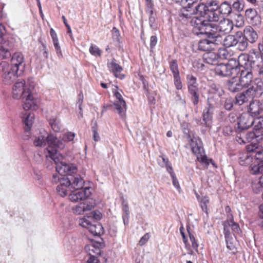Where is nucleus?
<instances>
[{
  "label": "nucleus",
  "instance_id": "50",
  "mask_svg": "<svg viewBox=\"0 0 263 263\" xmlns=\"http://www.w3.org/2000/svg\"><path fill=\"white\" fill-rule=\"evenodd\" d=\"M84 202H81L78 205H76V206L72 208V210L74 213L77 215L82 214L84 211Z\"/></svg>",
  "mask_w": 263,
  "mask_h": 263
},
{
  "label": "nucleus",
  "instance_id": "54",
  "mask_svg": "<svg viewBox=\"0 0 263 263\" xmlns=\"http://www.w3.org/2000/svg\"><path fill=\"white\" fill-rule=\"evenodd\" d=\"M209 203V199L208 197L204 196L202 198L200 201V206L202 211L205 213H208L207 205Z\"/></svg>",
  "mask_w": 263,
  "mask_h": 263
},
{
  "label": "nucleus",
  "instance_id": "30",
  "mask_svg": "<svg viewBox=\"0 0 263 263\" xmlns=\"http://www.w3.org/2000/svg\"><path fill=\"white\" fill-rule=\"evenodd\" d=\"M50 33L52 39L53 46L56 51L57 56L59 59H61L63 57V54L59 45L57 33L53 28L50 29Z\"/></svg>",
  "mask_w": 263,
  "mask_h": 263
},
{
  "label": "nucleus",
  "instance_id": "64",
  "mask_svg": "<svg viewBox=\"0 0 263 263\" xmlns=\"http://www.w3.org/2000/svg\"><path fill=\"white\" fill-rule=\"evenodd\" d=\"M156 17H148V23L149 27L153 29H156L157 24L156 20Z\"/></svg>",
  "mask_w": 263,
  "mask_h": 263
},
{
  "label": "nucleus",
  "instance_id": "27",
  "mask_svg": "<svg viewBox=\"0 0 263 263\" xmlns=\"http://www.w3.org/2000/svg\"><path fill=\"white\" fill-rule=\"evenodd\" d=\"M101 243L99 242H91L85 246V250L88 255L100 256L101 252Z\"/></svg>",
  "mask_w": 263,
  "mask_h": 263
},
{
  "label": "nucleus",
  "instance_id": "46",
  "mask_svg": "<svg viewBox=\"0 0 263 263\" xmlns=\"http://www.w3.org/2000/svg\"><path fill=\"white\" fill-rule=\"evenodd\" d=\"M170 69L173 76L180 74L177 61L175 59L171 60L169 62Z\"/></svg>",
  "mask_w": 263,
  "mask_h": 263
},
{
  "label": "nucleus",
  "instance_id": "28",
  "mask_svg": "<svg viewBox=\"0 0 263 263\" xmlns=\"http://www.w3.org/2000/svg\"><path fill=\"white\" fill-rule=\"evenodd\" d=\"M13 46L9 42H5L0 44V59H8L11 57L10 50Z\"/></svg>",
  "mask_w": 263,
  "mask_h": 263
},
{
  "label": "nucleus",
  "instance_id": "8",
  "mask_svg": "<svg viewBox=\"0 0 263 263\" xmlns=\"http://www.w3.org/2000/svg\"><path fill=\"white\" fill-rule=\"evenodd\" d=\"M208 9L207 5L200 3L190 9L186 7L182 8L178 12V15L180 18L187 19L191 18L192 14H196L200 16L199 18L203 19Z\"/></svg>",
  "mask_w": 263,
  "mask_h": 263
},
{
  "label": "nucleus",
  "instance_id": "34",
  "mask_svg": "<svg viewBox=\"0 0 263 263\" xmlns=\"http://www.w3.org/2000/svg\"><path fill=\"white\" fill-rule=\"evenodd\" d=\"M34 115L31 112L26 113L23 117V122L25 125L24 130L25 132H29L31 127Z\"/></svg>",
  "mask_w": 263,
  "mask_h": 263
},
{
  "label": "nucleus",
  "instance_id": "55",
  "mask_svg": "<svg viewBox=\"0 0 263 263\" xmlns=\"http://www.w3.org/2000/svg\"><path fill=\"white\" fill-rule=\"evenodd\" d=\"M168 173L170 174V175L172 177V182H173V184L174 185V186L176 189H179L180 188L179 184L178 181L176 177V175H175L173 170H171L170 168V172H168Z\"/></svg>",
  "mask_w": 263,
  "mask_h": 263
},
{
  "label": "nucleus",
  "instance_id": "25",
  "mask_svg": "<svg viewBox=\"0 0 263 263\" xmlns=\"http://www.w3.org/2000/svg\"><path fill=\"white\" fill-rule=\"evenodd\" d=\"M214 109L206 106L202 114V121L201 124L206 127H211Z\"/></svg>",
  "mask_w": 263,
  "mask_h": 263
},
{
  "label": "nucleus",
  "instance_id": "6",
  "mask_svg": "<svg viewBox=\"0 0 263 263\" xmlns=\"http://www.w3.org/2000/svg\"><path fill=\"white\" fill-rule=\"evenodd\" d=\"M237 61L232 59L227 63L217 64L215 68V73L221 77L237 75Z\"/></svg>",
  "mask_w": 263,
  "mask_h": 263
},
{
  "label": "nucleus",
  "instance_id": "19",
  "mask_svg": "<svg viewBox=\"0 0 263 263\" xmlns=\"http://www.w3.org/2000/svg\"><path fill=\"white\" fill-rule=\"evenodd\" d=\"M219 16L220 15L219 14L218 9H215V8H209L208 10H207L206 15L203 19L202 18H198V17H194L192 18L190 23L192 25V22L193 20L197 18L200 21H204L205 24H208L211 26H214L215 24H211L209 22L218 21L219 19Z\"/></svg>",
  "mask_w": 263,
  "mask_h": 263
},
{
  "label": "nucleus",
  "instance_id": "48",
  "mask_svg": "<svg viewBox=\"0 0 263 263\" xmlns=\"http://www.w3.org/2000/svg\"><path fill=\"white\" fill-rule=\"evenodd\" d=\"M173 81L176 89L177 90H181L182 88L183 85L180 74L173 76Z\"/></svg>",
  "mask_w": 263,
  "mask_h": 263
},
{
  "label": "nucleus",
  "instance_id": "59",
  "mask_svg": "<svg viewBox=\"0 0 263 263\" xmlns=\"http://www.w3.org/2000/svg\"><path fill=\"white\" fill-rule=\"evenodd\" d=\"M218 59H227L229 56V53L227 50L224 48H219L217 53Z\"/></svg>",
  "mask_w": 263,
  "mask_h": 263
},
{
  "label": "nucleus",
  "instance_id": "10",
  "mask_svg": "<svg viewBox=\"0 0 263 263\" xmlns=\"http://www.w3.org/2000/svg\"><path fill=\"white\" fill-rule=\"evenodd\" d=\"M191 146L193 153L196 156L197 160L205 164H209V160H208L205 154L204 151L202 146V142L199 138H194L191 140ZM211 162L212 160H210Z\"/></svg>",
  "mask_w": 263,
  "mask_h": 263
},
{
  "label": "nucleus",
  "instance_id": "45",
  "mask_svg": "<svg viewBox=\"0 0 263 263\" xmlns=\"http://www.w3.org/2000/svg\"><path fill=\"white\" fill-rule=\"evenodd\" d=\"M219 97L217 96V94H214L209 97L207 100V106L215 109V106L218 104Z\"/></svg>",
  "mask_w": 263,
  "mask_h": 263
},
{
  "label": "nucleus",
  "instance_id": "57",
  "mask_svg": "<svg viewBox=\"0 0 263 263\" xmlns=\"http://www.w3.org/2000/svg\"><path fill=\"white\" fill-rule=\"evenodd\" d=\"M223 231L225 238L229 239L230 237L232 236L230 230V227L227 223V220L224 221L223 223Z\"/></svg>",
  "mask_w": 263,
  "mask_h": 263
},
{
  "label": "nucleus",
  "instance_id": "53",
  "mask_svg": "<svg viewBox=\"0 0 263 263\" xmlns=\"http://www.w3.org/2000/svg\"><path fill=\"white\" fill-rule=\"evenodd\" d=\"M261 188H263V174L259 178V180L257 184L253 186V190L256 193L260 192L261 190Z\"/></svg>",
  "mask_w": 263,
  "mask_h": 263
},
{
  "label": "nucleus",
  "instance_id": "13",
  "mask_svg": "<svg viewBox=\"0 0 263 263\" xmlns=\"http://www.w3.org/2000/svg\"><path fill=\"white\" fill-rule=\"evenodd\" d=\"M245 87L247 88L245 91L250 99L258 98L263 93V82L259 79H255L253 82L248 85V86H245Z\"/></svg>",
  "mask_w": 263,
  "mask_h": 263
},
{
  "label": "nucleus",
  "instance_id": "61",
  "mask_svg": "<svg viewBox=\"0 0 263 263\" xmlns=\"http://www.w3.org/2000/svg\"><path fill=\"white\" fill-rule=\"evenodd\" d=\"M211 90L215 94H217L218 97L222 96L223 93V90L220 88V87L214 84L211 85Z\"/></svg>",
  "mask_w": 263,
  "mask_h": 263
},
{
  "label": "nucleus",
  "instance_id": "15",
  "mask_svg": "<svg viewBox=\"0 0 263 263\" xmlns=\"http://www.w3.org/2000/svg\"><path fill=\"white\" fill-rule=\"evenodd\" d=\"M254 121V118L248 112L242 113L238 119L237 133L247 130L252 125Z\"/></svg>",
  "mask_w": 263,
  "mask_h": 263
},
{
  "label": "nucleus",
  "instance_id": "21",
  "mask_svg": "<svg viewBox=\"0 0 263 263\" xmlns=\"http://www.w3.org/2000/svg\"><path fill=\"white\" fill-rule=\"evenodd\" d=\"M245 86L238 77L235 76L228 80L226 84V88L232 93L241 91Z\"/></svg>",
  "mask_w": 263,
  "mask_h": 263
},
{
  "label": "nucleus",
  "instance_id": "29",
  "mask_svg": "<svg viewBox=\"0 0 263 263\" xmlns=\"http://www.w3.org/2000/svg\"><path fill=\"white\" fill-rule=\"evenodd\" d=\"M236 43V49L241 51H245L248 46V42L243 36L241 32H237V40Z\"/></svg>",
  "mask_w": 263,
  "mask_h": 263
},
{
  "label": "nucleus",
  "instance_id": "41",
  "mask_svg": "<svg viewBox=\"0 0 263 263\" xmlns=\"http://www.w3.org/2000/svg\"><path fill=\"white\" fill-rule=\"evenodd\" d=\"M198 48L201 51L213 50L211 42H210V39L207 37V39L200 40L198 43Z\"/></svg>",
  "mask_w": 263,
  "mask_h": 263
},
{
  "label": "nucleus",
  "instance_id": "44",
  "mask_svg": "<svg viewBox=\"0 0 263 263\" xmlns=\"http://www.w3.org/2000/svg\"><path fill=\"white\" fill-rule=\"evenodd\" d=\"M190 95L191 96V100L193 104L196 106L198 104L199 99V89L195 88L188 90Z\"/></svg>",
  "mask_w": 263,
  "mask_h": 263
},
{
  "label": "nucleus",
  "instance_id": "26",
  "mask_svg": "<svg viewBox=\"0 0 263 263\" xmlns=\"http://www.w3.org/2000/svg\"><path fill=\"white\" fill-rule=\"evenodd\" d=\"M243 36L250 43H255L258 39L256 31L251 26H247L243 30Z\"/></svg>",
  "mask_w": 263,
  "mask_h": 263
},
{
  "label": "nucleus",
  "instance_id": "36",
  "mask_svg": "<svg viewBox=\"0 0 263 263\" xmlns=\"http://www.w3.org/2000/svg\"><path fill=\"white\" fill-rule=\"evenodd\" d=\"M227 223L231 228L234 235L239 233L240 232L239 225L238 223L234 222L233 216L232 214H229L227 216Z\"/></svg>",
  "mask_w": 263,
  "mask_h": 263
},
{
  "label": "nucleus",
  "instance_id": "40",
  "mask_svg": "<svg viewBox=\"0 0 263 263\" xmlns=\"http://www.w3.org/2000/svg\"><path fill=\"white\" fill-rule=\"evenodd\" d=\"M186 81L187 89H192L198 88V84L197 82V78L192 74L186 76Z\"/></svg>",
  "mask_w": 263,
  "mask_h": 263
},
{
  "label": "nucleus",
  "instance_id": "7",
  "mask_svg": "<svg viewBox=\"0 0 263 263\" xmlns=\"http://www.w3.org/2000/svg\"><path fill=\"white\" fill-rule=\"evenodd\" d=\"M15 69L7 62L3 61L0 63V77L4 83L11 84L16 77L22 74L21 72L15 70Z\"/></svg>",
  "mask_w": 263,
  "mask_h": 263
},
{
  "label": "nucleus",
  "instance_id": "63",
  "mask_svg": "<svg viewBox=\"0 0 263 263\" xmlns=\"http://www.w3.org/2000/svg\"><path fill=\"white\" fill-rule=\"evenodd\" d=\"M201 0H184L185 3H187V6L184 7L187 8V9H192L196 6L197 3L198 2L201 1Z\"/></svg>",
  "mask_w": 263,
  "mask_h": 263
},
{
  "label": "nucleus",
  "instance_id": "24",
  "mask_svg": "<svg viewBox=\"0 0 263 263\" xmlns=\"http://www.w3.org/2000/svg\"><path fill=\"white\" fill-rule=\"evenodd\" d=\"M11 65L15 68V70L22 73L25 67L24 56L21 52L14 53L11 58Z\"/></svg>",
  "mask_w": 263,
  "mask_h": 263
},
{
  "label": "nucleus",
  "instance_id": "16",
  "mask_svg": "<svg viewBox=\"0 0 263 263\" xmlns=\"http://www.w3.org/2000/svg\"><path fill=\"white\" fill-rule=\"evenodd\" d=\"M114 92V96L118 100L115 101L113 104L110 106H114L115 111L119 115L121 118H124L125 116V112L127 109L126 102L120 92L117 90H115Z\"/></svg>",
  "mask_w": 263,
  "mask_h": 263
},
{
  "label": "nucleus",
  "instance_id": "42",
  "mask_svg": "<svg viewBox=\"0 0 263 263\" xmlns=\"http://www.w3.org/2000/svg\"><path fill=\"white\" fill-rule=\"evenodd\" d=\"M245 15L250 21H259L260 17L257 15L256 11L254 9H248L245 11Z\"/></svg>",
  "mask_w": 263,
  "mask_h": 263
},
{
  "label": "nucleus",
  "instance_id": "12",
  "mask_svg": "<svg viewBox=\"0 0 263 263\" xmlns=\"http://www.w3.org/2000/svg\"><path fill=\"white\" fill-rule=\"evenodd\" d=\"M23 100V108L25 110L29 109L35 110L38 108V103L40 102L36 95L34 93V87L29 89V91L26 95L22 97Z\"/></svg>",
  "mask_w": 263,
  "mask_h": 263
},
{
  "label": "nucleus",
  "instance_id": "62",
  "mask_svg": "<svg viewBox=\"0 0 263 263\" xmlns=\"http://www.w3.org/2000/svg\"><path fill=\"white\" fill-rule=\"evenodd\" d=\"M111 32L113 40L119 42L120 41V36L119 30L116 27H114Z\"/></svg>",
  "mask_w": 263,
  "mask_h": 263
},
{
  "label": "nucleus",
  "instance_id": "52",
  "mask_svg": "<svg viewBox=\"0 0 263 263\" xmlns=\"http://www.w3.org/2000/svg\"><path fill=\"white\" fill-rule=\"evenodd\" d=\"M90 53L94 56H101L102 51L95 45H91L89 48Z\"/></svg>",
  "mask_w": 263,
  "mask_h": 263
},
{
  "label": "nucleus",
  "instance_id": "23",
  "mask_svg": "<svg viewBox=\"0 0 263 263\" xmlns=\"http://www.w3.org/2000/svg\"><path fill=\"white\" fill-rule=\"evenodd\" d=\"M75 137V134L72 132H67L64 134L62 139H58L56 137V140H54V148L57 151L58 149H63L64 148L66 143L72 141Z\"/></svg>",
  "mask_w": 263,
  "mask_h": 263
},
{
  "label": "nucleus",
  "instance_id": "58",
  "mask_svg": "<svg viewBox=\"0 0 263 263\" xmlns=\"http://www.w3.org/2000/svg\"><path fill=\"white\" fill-rule=\"evenodd\" d=\"M187 232L189 233L190 240L192 242V247L196 250H197L198 248V243L197 240H196L194 235L192 234V233H191V232L189 231L188 228H187Z\"/></svg>",
  "mask_w": 263,
  "mask_h": 263
},
{
  "label": "nucleus",
  "instance_id": "9",
  "mask_svg": "<svg viewBox=\"0 0 263 263\" xmlns=\"http://www.w3.org/2000/svg\"><path fill=\"white\" fill-rule=\"evenodd\" d=\"M78 223L83 228L88 230L89 232L95 236H100L104 233L101 224L96 221H92L91 217H83L78 220Z\"/></svg>",
  "mask_w": 263,
  "mask_h": 263
},
{
  "label": "nucleus",
  "instance_id": "33",
  "mask_svg": "<svg viewBox=\"0 0 263 263\" xmlns=\"http://www.w3.org/2000/svg\"><path fill=\"white\" fill-rule=\"evenodd\" d=\"M237 40V32L235 35H228L223 38V46L226 48L235 47Z\"/></svg>",
  "mask_w": 263,
  "mask_h": 263
},
{
  "label": "nucleus",
  "instance_id": "22",
  "mask_svg": "<svg viewBox=\"0 0 263 263\" xmlns=\"http://www.w3.org/2000/svg\"><path fill=\"white\" fill-rule=\"evenodd\" d=\"M107 65L109 71L112 73L116 78L120 80L125 78V74L121 73L123 67L116 62L115 59H111L110 61H108Z\"/></svg>",
  "mask_w": 263,
  "mask_h": 263
},
{
  "label": "nucleus",
  "instance_id": "35",
  "mask_svg": "<svg viewBox=\"0 0 263 263\" xmlns=\"http://www.w3.org/2000/svg\"><path fill=\"white\" fill-rule=\"evenodd\" d=\"M49 124L54 132H59L61 130L62 125L60 119L57 116H52L50 117Z\"/></svg>",
  "mask_w": 263,
  "mask_h": 263
},
{
  "label": "nucleus",
  "instance_id": "11",
  "mask_svg": "<svg viewBox=\"0 0 263 263\" xmlns=\"http://www.w3.org/2000/svg\"><path fill=\"white\" fill-rule=\"evenodd\" d=\"M263 131L256 130L253 129V131L246 133L244 131L237 133L236 136V141L239 143L252 142L253 140L259 141L262 139Z\"/></svg>",
  "mask_w": 263,
  "mask_h": 263
},
{
  "label": "nucleus",
  "instance_id": "3",
  "mask_svg": "<svg viewBox=\"0 0 263 263\" xmlns=\"http://www.w3.org/2000/svg\"><path fill=\"white\" fill-rule=\"evenodd\" d=\"M47 152L49 154L48 155V158H50L51 160L53 161L55 166V169L57 172L63 175L64 174H66L67 176L69 175H77V167L72 164H67L63 161L64 158L63 156L56 150L54 153L53 152L52 149L49 147Z\"/></svg>",
  "mask_w": 263,
  "mask_h": 263
},
{
  "label": "nucleus",
  "instance_id": "4",
  "mask_svg": "<svg viewBox=\"0 0 263 263\" xmlns=\"http://www.w3.org/2000/svg\"><path fill=\"white\" fill-rule=\"evenodd\" d=\"M84 181L79 175H69L66 179L61 180L57 187L58 194L62 197L66 196L71 189H79L84 186Z\"/></svg>",
  "mask_w": 263,
  "mask_h": 263
},
{
  "label": "nucleus",
  "instance_id": "5",
  "mask_svg": "<svg viewBox=\"0 0 263 263\" xmlns=\"http://www.w3.org/2000/svg\"><path fill=\"white\" fill-rule=\"evenodd\" d=\"M54 140H56V137L52 134H48L47 132L44 129L40 130V134L37 137H35L33 144L35 146H43L48 145L47 148L45 149V154L47 159H48L49 156L47 152L48 148L50 147L54 153L56 149L54 148Z\"/></svg>",
  "mask_w": 263,
  "mask_h": 263
},
{
  "label": "nucleus",
  "instance_id": "51",
  "mask_svg": "<svg viewBox=\"0 0 263 263\" xmlns=\"http://www.w3.org/2000/svg\"><path fill=\"white\" fill-rule=\"evenodd\" d=\"M234 100L232 98H227L224 102V107L228 110H231L234 106Z\"/></svg>",
  "mask_w": 263,
  "mask_h": 263
},
{
  "label": "nucleus",
  "instance_id": "14",
  "mask_svg": "<svg viewBox=\"0 0 263 263\" xmlns=\"http://www.w3.org/2000/svg\"><path fill=\"white\" fill-rule=\"evenodd\" d=\"M32 87H34L33 84H29V87L28 88L25 81L22 79H19L13 87V97L16 99L22 98L24 96L26 95V93L29 91V89H32Z\"/></svg>",
  "mask_w": 263,
  "mask_h": 263
},
{
  "label": "nucleus",
  "instance_id": "49",
  "mask_svg": "<svg viewBox=\"0 0 263 263\" xmlns=\"http://www.w3.org/2000/svg\"><path fill=\"white\" fill-rule=\"evenodd\" d=\"M227 248L234 253L236 251L235 245L234 243V240L232 236L230 237L229 239L225 238Z\"/></svg>",
  "mask_w": 263,
  "mask_h": 263
},
{
  "label": "nucleus",
  "instance_id": "56",
  "mask_svg": "<svg viewBox=\"0 0 263 263\" xmlns=\"http://www.w3.org/2000/svg\"><path fill=\"white\" fill-rule=\"evenodd\" d=\"M232 3V6L235 10L240 11L243 10V5L241 4L238 0H231Z\"/></svg>",
  "mask_w": 263,
  "mask_h": 263
},
{
  "label": "nucleus",
  "instance_id": "31",
  "mask_svg": "<svg viewBox=\"0 0 263 263\" xmlns=\"http://www.w3.org/2000/svg\"><path fill=\"white\" fill-rule=\"evenodd\" d=\"M203 59L206 63L215 65L218 63V55L216 52L209 51L203 54Z\"/></svg>",
  "mask_w": 263,
  "mask_h": 263
},
{
  "label": "nucleus",
  "instance_id": "39",
  "mask_svg": "<svg viewBox=\"0 0 263 263\" xmlns=\"http://www.w3.org/2000/svg\"><path fill=\"white\" fill-rule=\"evenodd\" d=\"M158 163L161 167H165L167 172H170V168L173 170L168 159L164 155L159 156L158 158Z\"/></svg>",
  "mask_w": 263,
  "mask_h": 263
},
{
  "label": "nucleus",
  "instance_id": "18",
  "mask_svg": "<svg viewBox=\"0 0 263 263\" xmlns=\"http://www.w3.org/2000/svg\"><path fill=\"white\" fill-rule=\"evenodd\" d=\"M69 195V199L73 202H77L89 197L91 195L90 188L89 187H83V186L79 189H73Z\"/></svg>",
  "mask_w": 263,
  "mask_h": 263
},
{
  "label": "nucleus",
  "instance_id": "20",
  "mask_svg": "<svg viewBox=\"0 0 263 263\" xmlns=\"http://www.w3.org/2000/svg\"><path fill=\"white\" fill-rule=\"evenodd\" d=\"M233 23L229 19L223 18L221 20L218 25L212 26V29L218 33H228L230 32L233 28Z\"/></svg>",
  "mask_w": 263,
  "mask_h": 263
},
{
  "label": "nucleus",
  "instance_id": "32",
  "mask_svg": "<svg viewBox=\"0 0 263 263\" xmlns=\"http://www.w3.org/2000/svg\"><path fill=\"white\" fill-rule=\"evenodd\" d=\"M248 113L252 116H257L262 113L261 110H260L259 100H253L250 102Z\"/></svg>",
  "mask_w": 263,
  "mask_h": 263
},
{
  "label": "nucleus",
  "instance_id": "38",
  "mask_svg": "<svg viewBox=\"0 0 263 263\" xmlns=\"http://www.w3.org/2000/svg\"><path fill=\"white\" fill-rule=\"evenodd\" d=\"M250 173L253 175L262 173L263 162H260V161L255 160V161L251 164Z\"/></svg>",
  "mask_w": 263,
  "mask_h": 263
},
{
  "label": "nucleus",
  "instance_id": "47",
  "mask_svg": "<svg viewBox=\"0 0 263 263\" xmlns=\"http://www.w3.org/2000/svg\"><path fill=\"white\" fill-rule=\"evenodd\" d=\"M254 129L262 131L263 129V117H259L254 118L253 123Z\"/></svg>",
  "mask_w": 263,
  "mask_h": 263
},
{
  "label": "nucleus",
  "instance_id": "17",
  "mask_svg": "<svg viewBox=\"0 0 263 263\" xmlns=\"http://www.w3.org/2000/svg\"><path fill=\"white\" fill-rule=\"evenodd\" d=\"M253 157H255V160L263 162V149H257L251 154L247 153L243 155L239 158V163L241 165H248L252 161Z\"/></svg>",
  "mask_w": 263,
  "mask_h": 263
},
{
  "label": "nucleus",
  "instance_id": "60",
  "mask_svg": "<svg viewBox=\"0 0 263 263\" xmlns=\"http://www.w3.org/2000/svg\"><path fill=\"white\" fill-rule=\"evenodd\" d=\"M256 52L258 53V52L257 51H256ZM258 54L259 55L260 60L259 61V62L258 66H256V67L255 69V71H257L258 72V75L260 76V77L263 78V64H261L262 59V57L261 56H260L259 53H258Z\"/></svg>",
  "mask_w": 263,
  "mask_h": 263
},
{
  "label": "nucleus",
  "instance_id": "43",
  "mask_svg": "<svg viewBox=\"0 0 263 263\" xmlns=\"http://www.w3.org/2000/svg\"><path fill=\"white\" fill-rule=\"evenodd\" d=\"M249 99V97L248 96L246 93V91H245L236 96L235 103L239 105H241L245 102L248 101Z\"/></svg>",
  "mask_w": 263,
  "mask_h": 263
},
{
  "label": "nucleus",
  "instance_id": "1",
  "mask_svg": "<svg viewBox=\"0 0 263 263\" xmlns=\"http://www.w3.org/2000/svg\"><path fill=\"white\" fill-rule=\"evenodd\" d=\"M260 60L259 54L255 51L250 54L241 53L238 56L237 75L239 74L238 79L245 86H248L254 81L253 72H255Z\"/></svg>",
  "mask_w": 263,
  "mask_h": 263
},
{
  "label": "nucleus",
  "instance_id": "2",
  "mask_svg": "<svg viewBox=\"0 0 263 263\" xmlns=\"http://www.w3.org/2000/svg\"><path fill=\"white\" fill-rule=\"evenodd\" d=\"M193 32L197 35H206L210 39L212 49L219 45L223 46V38L218 32L212 29V26L205 24L204 21L195 19L192 22Z\"/></svg>",
  "mask_w": 263,
  "mask_h": 263
},
{
  "label": "nucleus",
  "instance_id": "37",
  "mask_svg": "<svg viewBox=\"0 0 263 263\" xmlns=\"http://www.w3.org/2000/svg\"><path fill=\"white\" fill-rule=\"evenodd\" d=\"M218 10L219 14L223 16H228L232 12L231 5L228 2H224L219 6Z\"/></svg>",
  "mask_w": 263,
  "mask_h": 263
}]
</instances>
